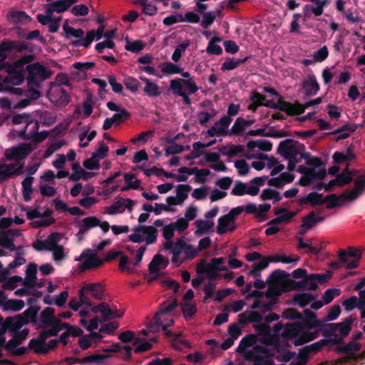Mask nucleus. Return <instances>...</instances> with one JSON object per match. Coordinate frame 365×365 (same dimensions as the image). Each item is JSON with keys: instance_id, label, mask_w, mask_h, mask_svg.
<instances>
[{"instance_id": "30", "label": "nucleus", "mask_w": 365, "mask_h": 365, "mask_svg": "<svg viewBox=\"0 0 365 365\" xmlns=\"http://www.w3.org/2000/svg\"><path fill=\"white\" fill-rule=\"evenodd\" d=\"M323 195L317 192H309L307 195L304 196L298 200L299 205H309L311 206H317L324 204Z\"/></svg>"}, {"instance_id": "10", "label": "nucleus", "mask_w": 365, "mask_h": 365, "mask_svg": "<svg viewBox=\"0 0 365 365\" xmlns=\"http://www.w3.org/2000/svg\"><path fill=\"white\" fill-rule=\"evenodd\" d=\"M43 334V329L39 333L37 338H34L30 340L28 348L33 349L34 351L37 354H47L51 350L56 348L58 341L57 339H52L46 343V339L49 337H41Z\"/></svg>"}, {"instance_id": "12", "label": "nucleus", "mask_w": 365, "mask_h": 365, "mask_svg": "<svg viewBox=\"0 0 365 365\" xmlns=\"http://www.w3.org/2000/svg\"><path fill=\"white\" fill-rule=\"evenodd\" d=\"M91 294L96 299H102L104 289L100 283H90L83 285L79 290L80 300L83 304L91 307L92 303L88 297Z\"/></svg>"}, {"instance_id": "39", "label": "nucleus", "mask_w": 365, "mask_h": 365, "mask_svg": "<svg viewBox=\"0 0 365 365\" xmlns=\"http://www.w3.org/2000/svg\"><path fill=\"white\" fill-rule=\"evenodd\" d=\"M262 105L269 108H278L280 110L286 111L288 114L292 115L293 104L280 101L279 99L277 101V102H274L272 101H264Z\"/></svg>"}, {"instance_id": "15", "label": "nucleus", "mask_w": 365, "mask_h": 365, "mask_svg": "<svg viewBox=\"0 0 365 365\" xmlns=\"http://www.w3.org/2000/svg\"><path fill=\"white\" fill-rule=\"evenodd\" d=\"M46 11L44 14H38L37 20L43 25H48L50 32L55 33L59 29V24L61 21V16L54 15V12L47 6H44Z\"/></svg>"}, {"instance_id": "1", "label": "nucleus", "mask_w": 365, "mask_h": 365, "mask_svg": "<svg viewBox=\"0 0 365 365\" xmlns=\"http://www.w3.org/2000/svg\"><path fill=\"white\" fill-rule=\"evenodd\" d=\"M305 319L302 321H296L292 323H287L284 326V331L282 334L284 338H296L294 341V346H301L309 341L315 339L319 335V330L312 329L318 327H324L325 335L333 334L336 331V328L341 324H325L322 321L317 319V314L309 309L304 310Z\"/></svg>"}, {"instance_id": "29", "label": "nucleus", "mask_w": 365, "mask_h": 365, "mask_svg": "<svg viewBox=\"0 0 365 365\" xmlns=\"http://www.w3.org/2000/svg\"><path fill=\"white\" fill-rule=\"evenodd\" d=\"M302 88L308 96L316 95L319 90V85L313 73L309 74L307 79L303 83Z\"/></svg>"}, {"instance_id": "8", "label": "nucleus", "mask_w": 365, "mask_h": 365, "mask_svg": "<svg viewBox=\"0 0 365 365\" xmlns=\"http://www.w3.org/2000/svg\"><path fill=\"white\" fill-rule=\"evenodd\" d=\"M244 357L253 362V365H274V362L268 349L262 345H256L252 349H247Z\"/></svg>"}, {"instance_id": "58", "label": "nucleus", "mask_w": 365, "mask_h": 365, "mask_svg": "<svg viewBox=\"0 0 365 365\" xmlns=\"http://www.w3.org/2000/svg\"><path fill=\"white\" fill-rule=\"evenodd\" d=\"M1 235L2 237L1 247L10 251H16V254L19 255V252L22 250L23 247L21 246H19L16 248L14 243L13 238L8 237L5 234H1Z\"/></svg>"}, {"instance_id": "42", "label": "nucleus", "mask_w": 365, "mask_h": 365, "mask_svg": "<svg viewBox=\"0 0 365 365\" xmlns=\"http://www.w3.org/2000/svg\"><path fill=\"white\" fill-rule=\"evenodd\" d=\"M256 148L260 150L269 152L272 148V143L268 140H250L248 142L247 149L249 151H252Z\"/></svg>"}, {"instance_id": "28", "label": "nucleus", "mask_w": 365, "mask_h": 365, "mask_svg": "<svg viewBox=\"0 0 365 365\" xmlns=\"http://www.w3.org/2000/svg\"><path fill=\"white\" fill-rule=\"evenodd\" d=\"M102 305L103 308L100 310V313L102 315L101 322H106L110 319L123 317V312L118 310L116 307H115V309H111L109 304L106 302H102Z\"/></svg>"}, {"instance_id": "5", "label": "nucleus", "mask_w": 365, "mask_h": 365, "mask_svg": "<svg viewBox=\"0 0 365 365\" xmlns=\"http://www.w3.org/2000/svg\"><path fill=\"white\" fill-rule=\"evenodd\" d=\"M178 305L177 300H174L169 303L168 305L160 308V309L155 313L153 320L148 324V328L151 333L158 332L160 329L166 331V329L174 324V319H170L163 323V318L165 315L169 314Z\"/></svg>"}, {"instance_id": "13", "label": "nucleus", "mask_w": 365, "mask_h": 365, "mask_svg": "<svg viewBox=\"0 0 365 365\" xmlns=\"http://www.w3.org/2000/svg\"><path fill=\"white\" fill-rule=\"evenodd\" d=\"M28 71V83L30 85H38L48 77V72L46 67L39 63H34L26 66Z\"/></svg>"}, {"instance_id": "41", "label": "nucleus", "mask_w": 365, "mask_h": 365, "mask_svg": "<svg viewBox=\"0 0 365 365\" xmlns=\"http://www.w3.org/2000/svg\"><path fill=\"white\" fill-rule=\"evenodd\" d=\"M34 178L28 176L21 182L23 198L25 202H29L31 200V194L33 192L32 183Z\"/></svg>"}, {"instance_id": "24", "label": "nucleus", "mask_w": 365, "mask_h": 365, "mask_svg": "<svg viewBox=\"0 0 365 365\" xmlns=\"http://www.w3.org/2000/svg\"><path fill=\"white\" fill-rule=\"evenodd\" d=\"M11 91L19 96L23 95L24 93V95L26 97V98L23 99L18 103L17 105L14 106L15 108H24L30 104L31 100H36L40 96L39 92L35 89H29L24 91L21 88H14Z\"/></svg>"}, {"instance_id": "22", "label": "nucleus", "mask_w": 365, "mask_h": 365, "mask_svg": "<svg viewBox=\"0 0 365 365\" xmlns=\"http://www.w3.org/2000/svg\"><path fill=\"white\" fill-rule=\"evenodd\" d=\"M38 123L36 120L28 119L23 128H16L14 130L19 133V137H40L38 135ZM47 134L41 137H46Z\"/></svg>"}, {"instance_id": "63", "label": "nucleus", "mask_w": 365, "mask_h": 365, "mask_svg": "<svg viewBox=\"0 0 365 365\" xmlns=\"http://www.w3.org/2000/svg\"><path fill=\"white\" fill-rule=\"evenodd\" d=\"M190 42L189 41H185L180 44H179L175 49L173 55L172 60L174 62H178L180 61L182 55L185 53V50L190 46Z\"/></svg>"}, {"instance_id": "59", "label": "nucleus", "mask_w": 365, "mask_h": 365, "mask_svg": "<svg viewBox=\"0 0 365 365\" xmlns=\"http://www.w3.org/2000/svg\"><path fill=\"white\" fill-rule=\"evenodd\" d=\"M140 168L143 170L144 174L148 177H150L152 175H155L158 177L163 175L167 178H170V177H168L167 175L171 174V173L166 172L163 168H158L155 166L151 168H145L143 166H141Z\"/></svg>"}, {"instance_id": "60", "label": "nucleus", "mask_w": 365, "mask_h": 365, "mask_svg": "<svg viewBox=\"0 0 365 365\" xmlns=\"http://www.w3.org/2000/svg\"><path fill=\"white\" fill-rule=\"evenodd\" d=\"M63 29L66 38H81L84 34V31L81 29H73V27L70 26L67 23L63 24Z\"/></svg>"}, {"instance_id": "32", "label": "nucleus", "mask_w": 365, "mask_h": 365, "mask_svg": "<svg viewBox=\"0 0 365 365\" xmlns=\"http://www.w3.org/2000/svg\"><path fill=\"white\" fill-rule=\"evenodd\" d=\"M258 341V335L255 334H247L245 336H244L239 345L237 346L236 349V351L240 354H243V356L245 355V353L247 351V349L250 346H256L257 342Z\"/></svg>"}, {"instance_id": "11", "label": "nucleus", "mask_w": 365, "mask_h": 365, "mask_svg": "<svg viewBox=\"0 0 365 365\" xmlns=\"http://www.w3.org/2000/svg\"><path fill=\"white\" fill-rule=\"evenodd\" d=\"M338 256L340 262L346 269H351L359 266V261L361 258V252L354 247H348L347 250H339Z\"/></svg>"}, {"instance_id": "36", "label": "nucleus", "mask_w": 365, "mask_h": 365, "mask_svg": "<svg viewBox=\"0 0 365 365\" xmlns=\"http://www.w3.org/2000/svg\"><path fill=\"white\" fill-rule=\"evenodd\" d=\"M102 36V35H98L96 30H91L87 32L84 38L73 41V45L75 46H82L88 47L93 40H99Z\"/></svg>"}, {"instance_id": "50", "label": "nucleus", "mask_w": 365, "mask_h": 365, "mask_svg": "<svg viewBox=\"0 0 365 365\" xmlns=\"http://www.w3.org/2000/svg\"><path fill=\"white\" fill-rule=\"evenodd\" d=\"M24 306L25 303L21 299H8L4 304V310L18 312L21 310Z\"/></svg>"}, {"instance_id": "6", "label": "nucleus", "mask_w": 365, "mask_h": 365, "mask_svg": "<svg viewBox=\"0 0 365 365\" xmlns=\"http://www.w3.org/2000/svg\"><path fill=\"white\" fill-rule=\"evenodd\" d=\"M304 145L292 138H286L282 141L277 148V152L285 159L299 158L307 159L309 154L304 152Z\"/></svg>"}, {"instance_id": "45", "label": "nucleus", "mask_w": 365, "mask_h": 365, "mask_svg": "<svg viewBox=\"0 0 365 365\" xmlns=\"http://www.w3.org/2000/svg\"><path fill=\"white\" fill-rule=\"evenodd\" d=\"M234 223L232 218L227 215H224L220 217L217 220V232L222 235L227 232V229L230 225Z\"/></svg>"}, {"instance_id": "17", "label": "nucleus", "mask_w": 365, "mask_h": 365, "mask_svg": "<svg viewBox=\"0 0 365 365\" xmlns=\"http://www.w3.org/2000/svg\"><path fill=\"white\" fill-rule=\"evenodd\" d=\"M365 192V175H360L354 180V188L351 191L344 190L341 197L349 201L356 200L363 192Z\"/></svg>"}, {"instance_id": "38", "label": "nucleus", "mask_w": 365, "mask_h": 365, "mask_svg": "<svg viewBox=\"0 0 365 365\" xmlns=\"http://www.w3.org/2000/svg\"><path fill=\"white\" fill-rule=\"evenodd\" d=\"M168 263V260H165L162 255L156 254L148 264V270L150 272H158L159 265L163 264V268H165Z\"/></svg>"}, {"instance_id": "2", "label": "nucleus", "mask_w": 365, "mask_h": 365, "mask_svg": "<svg viewBox=\"0 0 365 365\" xmlns=\"http://www.w3.org/2000/svg\"><path fill=\"white\" fill-rule=\"evenodd\" d=\"M354 318L351 316L344 319L341 322L339 323H329L328 324H341L339 327L336 328V331L331 334L325 335L324 327H318L315 330H319V332L322 331L323 336L328 339H321L315 343L310 345L306 346V348L310 354L317 353L322 350V349L328 344H341L343 343V338L348 336L351 330L352 324L354 321Z\"/></svg>"}, {"instance_id": "19", "label": "nucleus", "mask_w": 365, "mask_h": 365, "mask_svg": "<svg viewBox=\"0 0 365 365\" xmlns=\"http://www.w3.org/2000/svg\"><path fill=\"white\" fill-rule=\"evenodd\" d=\"M41 309V307L38 305L30 306L26 309L22 314L21 317L28 322V324L31 323L34 326H36V329H45L46 327H43L41 321V314L38 317V313Z\"/></svg>"}, {"instance_id": "25", "label": "nucleus", "mask_w": 365, "mask_h": 365, "mask_svg": "<svg viewBox=\"0 0 365 365\" xmlns=\"http://www.w3.org/2000/svg\"><path fill=\"white\" fill-rule=\"evenodd\" d=\"M16 166L15 163L0 164V178L2 180H6L21 174L24 167V163H20L17 168Z\"/></svg>"}, {"instance_id": "53", "label": "nucleus", "mask_w": 365, "mask_h": 365, "mask_svg": "<svg viewBox=\"0 0 365 365\" xmlns=\"http://www.w3.org/2000/svg\"><path fill=\"white\" fill-rule=\"evenodd\" d=\"M280 294V293L276 290L271 291L270 289H268L265 292V296L267 298H272V297H275V299L273 301H270L268 302H262L261 310L263 312H268L272 309V307L274 304L277 302V297Z\"/></svg>"}, {"instance_id": "23", "label": "nucleus", "mask_w": 365, "mask_h": 365, "mask_svg": "<svg viewBox=\"0 0 365 365\" xmlns=\"http://www.w3.org/2000/svg\"><path fill=\"white\" fill-rule=\"evenodd\" d=\"M313 5L307 4L303 8L304 19H309L313 14L315 16H321L324 12V7L327 4V0H309Z\"/></svg>"}, {"instance_id": "3", "label": "nucleus", "mask_w": 365, "mask_h": 365, "mask_svg": "<svg viewBox=\"0 0 365 365\" xmlns=\"http://www.w3.org/2000/svg\"><path fill=\"white\" fill-rule=\"evenodd\" d=\"M41 321L42 327H46L43 330L42 338L57 336L61 331L66 329V331H68L72 326L56 318L55 309L51 307H47L41 312Z\"/></svg>"}, {"instance_id": "40", "label": "nucleus", "mask_w": 365, "mask_h": 365, "mask_svg": "<svg viewBox=\"0 0 365 365\" xmlns=\"http://www.w3.org/2000/svg\"><path fill=\"white\" fill-rule=\"evenodd\" d=\"M315 299V297L310 293H299L293 297V304H298L300 307H305L311 302Z\"/></svg>"}, {"instance_id": "48", "label": "nucleus", "mask_w": 365, "mask_h": 365, "mask_svg": "<svg viewBox=\"0 0 365 365\" xmlns=\"http://www.w3.org/2000/svg\"><path fill=\"white\" fill-rule=\"evenodd\" d=\"M160 68L163 74L170 76L173 74L181 73L182 68L172 62H166L160 65Z\"/></svg>"}, {"instance_id": "44", "label": "nucleus", "mask_w": 365, "mask_h": 365, "mask_svg": "<svg viewBox=\"0 0 365 365\" xmlns=\"http://www.w3.org/2000/svg\"><path fill=\"white\" fill-rule=\"evenodd\" d=\"M337 351L341 353L346 354L350 356H353V351H359L361 348L360 344L356 341H351L348 344H344V342L341 344H338Z\"/></svg>"}, {"instance_id": "27", "label": "nucleus", "mask_w": 365, "mask_h": 365, "mask_svg": "<svg viewBox=\"0 0 365 365\" xmlns=\"http://www.w3.org/2000/svg\"><path fill=\"white\" fill-rule=\"evenodd\" d=\"M178 173L180 174H187V175H195V182L198 183H204L206 181L205 178L200 177V175H209L210 174V171L208 169H199L197 167L194 168H187V167H181L178 169Z\"/></svg>"}, {"instance_id": "34", "label": "nucleus", "mask_w": 365, "mask_h": 365, "mask_svg": "<svg viewBox=\"0 0 365 365\" xmlns=\"http://www.w3.org/2000/svg\"><path fill=\"white\" fill-rule=\"evenodd\" d=\"M140 80L145 83L143 91L148 96L157 97L160 96L161 89L155 81L144 77H140Z\"/></svg>"}, {"instance_id": "4", "label": "nucleus", "mask_w": 365, "mask_h": 365, "mask_svg": "<svg viewBox=\"0 0 365 365\" xmlns=\"http://www.w3.org/2000/svg\"><path fill=\"white\" fill-rule=\"evenodd\" d=\"M34 58V55H26L8 66V76L5 77L2 82H0V85L3 88L2 91L9 90V88L6 86L7 84L18 86L24 82L26 66H29V63ZM0 91H1V90Z\"/></svg>"}, {"instance_id": "52", "label": "nucleus", "mask_w": 365, "mask_h": 365, "mask_svg": "<svg viewBox=\"0 0 365 365\" xmlns=\"http://www.w3.org/2000/svg\"><path fill=\"white\" fill-rule=\"evenodd\" d=\"M50 8L53 12L63 13L66 11L71 6L66 0H56L46 4Z\"/></svg>"}, {"instance_id": "64", "label": "nucleus", "mask_w": 365, "mask_h": 365, "mask_svg": "<svg viewBox=\"0 0 365 365\" xmlns=\"http://www.w3.org/2000/svg\"><path fill=\"white\" fill-rule=\"evenodd\" d=\"M118 339L123 343H128L134 340V346L137 345L141 341L140 338H135L134 332L130 330L120 333L118 335Z\"/></svg>"}, {"instance_id": "18", "label": "nucleus", "mask_w": 365, "mask_h": 365, "mask_svg": "<svg viewBox=\"0 0 365 365\" xmlns=\"http://www.w3.org/2000/svg\"><path fill=\"white\" fill-rule=\"evenodd\" d=\"M47 96L49 100L56 106H63L69 102L68 94L60 85H52Z\"/></svg>"}, {"instance_id": "26", "label": "nucleus", "mask_w": 365, "mask_h": 365, "mask_svg": "<svg viewBox=\"0 0 365 365\" xmlns=\"http://www.w3.org/2000/svg\"><path fill=\"white\" fill-rule=\"evenodd\" d=\"M232 122V118L227 115H223L214 125L208 130V133L211 136L215 135H225L226 130Z\"/></svg>"}, {"instance_id": "20", "label": "nucleus", "mask_w": 365, "mask_h": 365, "mask_svg": "<svg viewBox=\"0 0 365 365\" xmlns=\"http://www.w3.org/2000/svg\"><path fill=\"white\" fill-rule=\"evenodd\" d=\"M91 252V250L88 249L83 251L81 255V258L86 259L81 265V269L83 271L99 267L105 262V260L100 259L96 254H92Z\"/></svg>"}, {"instance_id": "9", "label": "nucleus", "mask_w": 365, "mask_h": 365, "mask_svg": "<svg viewBox=\"0 0 365 365\" xmlns=\"http://www.w3.org/2000/svg\"><path fill=\"white\" fill-rule=\"evenodd\" d=\"M331 272H327L324 274H307L303 279L299 282L290 280V282L294 284L295 289L315 290L318 288V284H323L326 282L331 278Z\"/></svg>"}, {"instance_id": "51", "label": "nucleus", "mask_w": 365, "mask_h": 365, "mask_svg": "<svg viewBox=\"0 0 365 365\" xmlns=\"http://www.w3.org/2000/svg\"><path fill=\"white\" fill-rule=\"evenodd\" d=\"M100 225V220L96 216H91L83 218L78 225L81 226L87 232L92 228Z\"/></svg>"}, {"instance_id": "46", "label": "nucleus", "mask_w": 365, "mask_h": 365, "mask_svg": "<svg viewBox=\"0 0 365 365\" xmlns=\"http://www.w3.org/2000/svg\"><path fill=\"white\" fill-rule=\"evenodd\" d=\"M322 102V98L319 97L304 104H294L292 109V115L302 113L305 110V109L308 108L309 107L319 105Z\"/></svg>"}, {"instance_id": "16", "label": "nucleus", "mask_w": 365, "mask_h": 365, "mask_svg": "<svg viewBox=\"0 0 365 365\" xmlns=\"http://www.w3.org/2000/svg\"><path fill=\"white\" fill-rule=\"evenodd\" d=\"M26 324H28V322L24 319L20 314L6 317L5 320L3 319L2 326L0 327V334H5L7 330L13 333Z\"/></svg>"}, {"instance_id": "7", "label": "nucleus", "mask_w": 365, "mask_h": 365, "mask_svg": "<svg viewBox=\"0 0 365 365\" xmlns=\"http://www.w3.org/2000/svg\"><path fill=\"white\" fill-rule=\"evenodd\" d=\"M134 233L129 235V240L134 243L145 242L153 245L157 240L158 230L154 226L137 225L133 227Z\"/></svg>"}, {"instance_id": "56", "label": "nucleus", "mask_w": 365, "mask_h": 365, "mask_svg": "<svg viewBox=\"0 0 365 365\" xmlns=\"http://www.w3.org/2000/svg\"><path fill=\"white\" fill-rule=\"evenodd\" d=\"M340 199L344 200L343 197H341V195L338 197L336 194H330L325 196L323 198V201L324 203L328 202L326 205V208L328 210H331L341 205V203L339 201Z\"/></svg>"}, {"instance_id": "43", "label": "nucleus", "mask_w": 365, "mask_h": 365, "mask_svg": "<svg viewBox=\"0 0 365 365\" xmlns=\"http://www.w3.org/2000/svg\"><path fill=\"white\" fill-rule=\"evenodd\" d=\"M282 317L292 321H302L305 319V314L299 312L295 308H287L282 312Z\"/></svg>"}, {"instance_id": "33", "label": "nucleus", "mask_w": 365, "mask_h": 365, "mask_svg": "<svg viewBox=\"0 0 365 365\" xmlns=\"http://www.w3.org/2000/svg\"><path fill=\"white\" fill-rule=\"evenodd\" d=\"M186 242L184 238L180 237L176 240L174 247L172 249L173 257L172 262L176 264V267H179L182 262L179 260V256L184 252L186 246Z\"/></svg>"}, {"instance_id": "57", "label": "nucleus", "mask_w": 365, "mask_h": 365, "mask_svg": "<svg viewBox=\"0 0 365 365\" xmlns=\"http://www.w3.org/2000/svg\"><path fill=\"white\" fill-rule=\"evenodd\" d=\"M192 190V187L188 184H180L176 187V197L182 204L188 197V193Z\"/></svg>"}, {"instance_id": "31", "label": "nucleus", "mask_w": 365, "mask_h": 365, "mask_svg": "<svg viewBox=\"0 0 365 365\" xmlns=\"http://www.w3.org/2000/svg\"><path fill=\"white\" fill-rule=\"evenodd\" d=\"M252 120H245L241 117L237 118L235 121L229 134L234 135H242L247 128H249L252 123Z\"/></svg>"}, {"instance_id": "21", "label": "nucleus", "mask_w": 365, "mask_h": 365, "mask_svg": "<svg viewBox=\"0 0 365 365\" xmlns=\"http://www.w3.org/2000/svg\"><path fill=\"white\" fill-rule=\"evenodd\" d=\"M327 175V170L324 168H319L317 170L314 168H308L304 175H302L299 180V184L302 186L309 185L314 180H320Z\"/></svg>"}, {"instance_id": "61", "label": "nucleus", "mask_w": 365, "mask_h": 365, "mask_svg": "<svg viewBox=\"0 0 365 365\" xmlns=\"http://www.w3.org/2000/svg\"><path fill=\"white\" fill-rule=\"evenodd\" d=\"M66 145L64 140L52 141L48 144V148L44 152L43 158H48L52 155L56 151L58 150L63 145Z\"/></svg>"}, {"instance_id": "14", "label": "nucleus", "mask_w": 365, "mask_h": 365, "mask_svg": "<svg viewBox=\"0 0 365 365\" xmlns=\"http://www.w3.org/2000/svg\"><path fill=\"white\" fill-rule=\"evenodd\" d=\"M34 149L31 143H20L11 149H6L5 157L9 160L19 161L26 158Z\"/></svg>"}, {"instance_id": "62", "label": "nucleus", "mask_w": 365, "mask_h": 365, "mask_svg": "<svg viewBox=\"0 0 365 365\" xmlns=\"http://www.w3.org/2000/svg\"><path fill=\"white\" fill-rule=\"evenodd\" d=\"M108 357V355L101 354H95L92 355L87 356L81 359V361L83 364H88V363H94L97 364H102L105 359Z\"/></svg>"}, {"instance_id": "55", "label": "nucleus", "mask_w": 365, "mask_h": 365, "mask_svg": "<svg viewBox=\"0 0 365 365\" xmlns=\"http://www.w3.org/2000/svg\"><path fill=\"white\" fill-rule=\"evenodd\" d=\"M61 240V235L58 232H53L49 235L46 240V250L51 251L54 250L58 245V242Z\"/></svg>"}, {"instance_id": "37", "label": "nucleus", "mask_w": 365, "mask_h": 365, "mask_svg": "<svg viewBox=\"0 0 365 365\" xmlns=\"http://www.w3.org/2000/svg\"><path fill=\"white\" fill-rule=\"evenodd\" d=\"M125 198L116 197L113 204L107 207V212L110 215L123 213L125 210Z\"/></svg>"}, {"instance_id": "47", "label": "nucleus", "mask_w": 365, "mask_h": 365, "mask_svg": "<svg viewBox=\"0 0 365 365\" xmlns=\"http://www.w3.org/2000/svg\"><path fill=\"white\" fill-rule=\"evenodd\" d=\"M197 230L195 234L197 236H201L210 230L214 227V222L209 220H198L195 222Z\"/></svg>"}, {"instance_id": "35", "label": "nucleus", "mask_w": 365, "mask_h": 365, "mask_svg": "<svg viewBox=\"0 0 365 365\" xmlns=\"http://www.w3.org/2000/svg\"><path fill=\"white\" fill-rule=\"evenodd\" d=\"M7 19L14 24H26L31 18L24 11L11 10L7 14Z\"/></svg>"}, {"instance_id": "49", "label": "nucleus", "mask_w": 365, "mask_h": 365, "mask_svg": "<svg viewBox=\"0 0 365 365\" xmlns=\"http://www.w3.org/2000/svg\"><path fill=\"white\" fill-rule=\"evenodd\" d=\"M298 211H289L285 207H280L274 211L275 215H279L282 223H288L297 214Z\"/></svg>"}, {"instance_id": "54", "label": "nucleus", "mask_w": 365, "mask_h": 365, "mask_svg": "<svg viewBox=\"0 0 365 365\" xmlns=\"http://www.w3.org/2000/svg\"><path fill=\"white\" fill-rule=\"evenodd\" d=\"M247 134L251 136L263 135L264 137H276V138L288 137L289 136V135H287V133H282L279 131H274V132H272V133H268V132L265 133V130L262 129V128H259V129H256V130H250L248 131Z\"/></svg>"}]
</instances>
